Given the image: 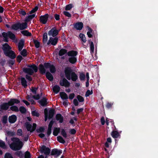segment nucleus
Listing matches in <instances>:
<instances>
[{"mask_svg": "<svg viewBox=\"0 0 158 158\" xmlns=\"http://www.w3.org/2000/svg\"><path fill=\"white\" fill-rule=\"evenodd\" d=\"M39 70L41 74H44L46 73V69L44 65L40 64L39 65Z\"/></svg>", "mask_w": 158, "mask_h": 158, "instance_id": "obj_19", "label": "nucleus"}, {"mask_svg": "<svg viewBox=\"0 0 158 158\" xmlns=\"http://www.w3.org/2000/svg\"><path fill=\"white\" fill-rule=\"evenodd\" d=\"M60 95L61 98L63 100H66L68 98L67 95L64 92H60Z\"/></svg>", "mask_w": 158, "mask_h": 158, "instance_id": "obj_32", "label": "nucleus"}, {"mask_svg": "<svg viewBox=\"0 0 158 158\" xmlns=\"http://www.w3.org/2000/svg\"><path fill=\"white\" fill-rule=\"evenodd\" d=\"M21 84L25 88H26L27 86V81H26L25 78L22 77L21 79Z\"/></svg>", "mask_w": 158, "mask_h": 158, "instance_id": "obj_28", "label": "nucleus"}, {"mask_svg": "<svg viewBox=\"0 0 158 158\" xmlns=\"http://www.w3.org/2000/svg\"><path fill=\"white\" fill-rule=\"evenodd\" d=\"M56 118L57 121H59L60 123H62L63 121L64 118L62 115L60 114H57L56 116Z\"/></svg>", "mask_w": 158, "mask_h": 158, "instance_id": "obj_21", "label": "nucleus"}, {"mask_svg": "<svg viewBox=\"0 0 158 158\" xmlns=\"http://www.w3.org/2000/svg\"><path fill=\"white\" fill-rule=\"evenodd\" d=\"M0 147L3 149H6V148L5 143L2 140H0Z\"/></svg>", "mask_w": 158, "mask_h": 158, "instance_id": "obj_48", "label": "nucleus"}, {"mask_svg": "<svg viewBox=\"0 0 158 158\" xmlns=\"http://www.w3.org/2000/svg\"><path fill=\"white\" fill-rule=\"evenodd\" d=\"M4 158H14L11 154L9 152H6L5 153Z\"/></svg>", "mask_w": 158, "mask_h": 158, "instance_id": "obj_53", "label": "nucleus"}, {"mask_svg": "<svg viewBox=\"0 0 158 158\" xmlns=\"http://www.w3.org/2000/svg\"><path fill=\"white\" fill-rule=\"evenodd\" d=\"M72 5L69 4L66 6L65 9L66 10H69L72 8Z\"/></svg>", "mask_w": 158, "mask_h": 158, "instance_id": "obj_62", "label": "nucleus"}, {"mask_svg": "<svg viewBox=\"0 0 158 158\" xmlns=\"http://www.w3.org/2000/svg\"><path fill=\"white\" fill-rule=\"evenodd\" d=\"M19 110L22 114H25L26 113L27 110L24 106H21L19 107Z\"/></svg>", "mask_w": 158, "mask_h": 158, "instance_id": "obj_44", "label": "nucleus"}, {"mask_svg": "<svg viewBox=\"0 0 158 158\" xmlns=\"http://www.w3.org/2000/svg\"><path fill=\"white\" fill-rule=\"evenodd\" d=\"M46 76L47 78L49 81H52L53 80V75L49 72H47L46 73Z\"/></svg>", "mask_w": 158, "mask_h": 158, "instance_id": "obj_25", "label": "nucleus"}, {"mask_svg": "<svg viewBox=\"0 0 158 158\" xmlns=\"http://www.w3.org/2000/svg\"><path fill=\"white\" fill-rule=\"evenodd\" d=\"M64 73L65 77L68 80L71 79L73 81H75L78 79L77 75L70 67H68L65 68Z\"/></svg>", "mask_w": 158, "mask_h": 158, "instance_id": "obj_2", "label": "nucleus"}, {"mask_svg": "<svg viewBox=\"0 0 158 158\" xmlns=\"http://www.w3.org/2000/svg\"><path fill=\"white\" fill-rule=\"evenodd\" d=\"M113 104V102H107L106 106V107L107 109H109L112 108V106Z\"/></svg>", "mask_w": 158, "mask_h": 158, "instance_id": "obj_49", "label": "nucleus"}, {"mask_svg": "<svg viewBox=\"0 0 158 158\" xmlns=\"http://www.w3.org/2000/svg\"><path fill=\"white\" fill-rule=\"evenodd\" d=\"M45 129L43 127H41L36 130L37 133H42L44 132Z\"/></svg>", "mask_w": 158, "mask_h": 158, "instance_id": "obj_46", "label": "nucleus"}, {"mask_svg": "<svg viewBox=\"0 0 158 158\" xmlns=\"http://www.w3.org/2000/svg\"><path fill=\"white\" fill-rule=\"evenodd\" d=\"M11 28L12 29L16 31L19 29V22L13 24L11 26Z\"/></svg>", "mask_w": 158, "mask_h": 158, "instance_id": "obj_33", "label": "nucleus"}, {"mask_svg": "<svg viewBox=\"0 0 158 158\" xmlns=\"http://www.w3.org/2000/svg\"><path fill=\"white\" fill-rule=\"evenodd\" d=\"M10 109L12 111L18 112L19 111V109L16 106H12L10 107Z\"/></svg>", "mask_w": 158, "mask_h": 158, "instance_id": "obj_40", "label": "nucleus"}, {"mask_svg": "<svg viewBox=\"0 0 158 158\" xmlns=\"http://www.w3.org/2000/svg\"><path fill=\"white\" fill-rule=\"evenodd\" d=\"M55 113V110L53 109H50L48 111V119H50L52 118Z\"/></svg>", "mask_w": 158, "mask_h": 158, "instance_id": "obj_26", "label": "nucleus"}, {"mask_svg": "<svg viewBox=\"0 0 158 158\" xmlns=\"http://www.w3.org/2000/svg\"><path fill=\"white\" fill-rule=\"evenodd\" d=\"M18 12L20 14L23 16H25L26 14V12L23 10L20 9L19 10Z\"/></svg>", "mask_w": 158, "mask_h": 158, "instance_id": "obj_63", "label": "nucleus"}, {"mask_svg": "<svg viewBox=\"0 0 158 158\" xmlns=\"http://www.w3.org/2000/svg\"><path fill=\"white\" fill-rule=\"evenodd\" d=\"M77 98L80 102H83L84 101V99L83 97L80 95H78L77 96Z\"/></svg>", "mask_w": 158, "mask_h": 158, "instance_id": "obj_52", "label": "nucleus"}, {"mask_svg": "<svg viewBox=\"0 0 158 158\" xmlns=\"http://www.w3.org/2000/svg\"><path fill=\"white\" fill-rule=\"evenodd\" d=\"M62 152V150H58L57 148H54L52 149L50 155L51 156L56 155L57 156L60 155Z\"/></svg>", "mask_w": 158, "mask_h": 158, "instance_id": "obj_9", "label": "nucleus"}, {"mask_svg": "<svg viewBox=\"0 0 158 158\" xmlns=\"http://www.w3.org/2000/svg\"><path fill=\"white\" fill-rule=\"evenodd\" d=\"M8 117L7 115L3 116L2 118V122L3 124H6L7 122Z\"/></svg>", "mask_w": 158, "mask_h": 158, "instance_id": "obj_41", "label": "nucleus"}, {"mask_svg": "<svg viewBox=\"0 0 158 158\" xmlns=\"http://www.w3.org/2000/svg\"><path fill=\"white\" fill-rule=\"evenodd\" d=\"M91 40H88V42L90 44V52L92 54L94 53V45L93 42L92 41H91Z\"/></svg>", "mask_w": 158, "mask_h": 158, "instance_id": "obj_24", "label": "nucleus"}, {"mask_svg": "<svg viewBox=\"0 0 158 158\" xmlns=\"http://www.w3.org/2000/svg\"><path fill=\"white\" fill-rule=\"evenodd\" d=\"M50 71L52 73H54L56 71V69L55 66L53 64H52L49 68Z\"/></svg>", "mask_w": 158, "mask_h": 158, "instance_id": "obj_45", "label": "nucleus"}, {"mask_svg": "<svg viewBox=\"0 0 158 158\" xmlns=\"http://www.w3.org/2000/svg\"><path fill=\"white\" fill-rule=\"evenodd\" d=\"M48 14H46L43 15H41L40 17L39 21L40 23L45 24L48 20Z\"/></svg>", "mask_w": 158, "mask_h": 158, "instance_id": "obj_8", "label": "nucleus"}, {"mask_svg": "<svg viewBox=\"0 0 158 158\" xmlns=\"http://www.w3.org/2000/svg\"><path fill=\"white\" fill-rule=\"evenodd\" d=\"M67 50L64 48L60 49L59 52V55L60 56H62L67 53Z\"/></svg>", "mask_w": 158, "mask_h": 158, "instance_id": "obj_30", "label": "nucleus"}, {"mask_svg": "<svg viewBox=\"0 0 158 158\" xmlns=\"http://www.w3.org/2000/svg\"><path fill=\"white\" fill-rule=\"evenodd\" d=\"M31 114L32 116L39 117L40 116V114L36 110H34L31 111Z\"/></svg>", "mask_w": 158, "mask_h": 158, "instance_id": "obj_47", "label": "nucleus"}, {"mask_svg": "<svg viewBox=\"0 0 158 158\" xmlns=\"http://www.w3.org/2000/svg\"><path fill=\"white\" fill-rule=\"evenodd\" d=\"M69 61L71 64H75L77 61V58L76 57H70L68 58Z\"/></svg>", "mask_w": 158, "mask_h": 158, "instance_id": "obj_27", "label": "nucleus"}, {"mask_svg": "<svg viewBox=\"0 0 158 158\" xmlns=\"http://www.w3.org/2000/svg\"><path fill=\"white\" fill-rule=\"evenodd\" d=\"M23 58L22 56L20 55H18L16 58V60L18 62L20 63L23 60Z\"/></svg>", "mask_w": 158, "mask_h": 158, "instance_id": "obj_60", "label": "nucleus"}, {"mask_svg": "<svg viewBox=\"0 0 158 158\" xmlns=\"http://www.w3.org/2000/svg\"><path fill=\"white\" fill-rule=\"evenodd\" d=\"M24 44V40L23 39H21L18 43V48L19 51H21L23 48Z\"/></svg>", "mask_w": 158, "mask_h": 158, "instance_id": "obj_16", "label": "nucleus"}, {"mask_svg": "<svg viewBox=\"0 0 158 158\" xmlns=\"http://www.w3.org/2000/svg\"><path fill=\"white\" fill-rule=\"evenodd\" d=\"M48 40V34L47 33L45 32L43 35V42L44 44L46 43Z\"/></svg>", "mask_w": 158, "mask_h": 158, "instance_id": "obj_38", "label": "nucleus"}, {"mask_svg": "<svg viewBox=\"0 0 158 158\" xmlns=\"http://www.w3.org/2000/svg\"><path fill=\"white\" fill-rule=\"evenodd\" d=\"M8 35L11 39L15 40V39L16 37L14 34L11 31H8Z\"/></svg>", "mask_w": 158, "mask_h": 158, "instance_id": "obj_37", "label": "nucleus"}, {"mask_svg": "<svg viewBox=\"0 0 158 158\" xmlns=\"http://www.w3.org/2000/svg\"><path fill=\"white\" fill-rule=\"evenodd\" d=\"M35 14H33L26 16L25 18L24 21L27 23L34 18L35 17Z\"/></svg>", "mask_w": 158, "mask_h": 158, "instance_id": "obj_23", "label": "nucleus"}, {"mask_svg": "<svg viewBox=\"0 0 158 158\" xmlns=\"http://www.w3.org/2000/svg\"><path fill=\"white\" fill-rule=\"evenodd\" d=\"M58 41V38L57 37L53 38L52 37H50L47 43V45H49L50 44L53 45L55 46L57 44Z\"/></svg>", "mask_w": 158, "mask_h": 158, "instance_id": "obj_6", "label": "nucleus"}, {"mask_svg": "<svg viewBox=\"0 0 158 158\" xmlns=\"http://www.w3.org/2000/svg\"><path fill=\"white\" fill-rule=\"evenodd\" d=\"M25 158H31V155L30 153L28 151H27L25 152L24 156Z\"/></svg>", "mask_w": 158, "mask_h": 158, "instance_id": "obj_61", "label": "nucleus"}, {"mask_svg": "<svg viewBox=\"0 0 158 158\" xmlns=\"http://www.w3.org/2000/svg\"><path fill=\"white\" fill-rule=\"evenodd\" d=\"M74 27L77 30H81L83 27V24L81 22H78L74 24Z\"/></svg>", "mask_w": 158, "mask_h": 158, "instance_id": "obj_12", "label": "nucleus"}, {"mask_svg": "<svg viewBox=\"0 0 158 158\" xmlns=\"http://www.w3.org/2000/svg\"><path fill=\"white\" fill-rule=\"evenodd\" d=\"M27 51L26 49H23L20 52V54L23 57H26L27 56Z\"/></svg>", "mask_w": 158, "mask_h": 158, "instance_id": "obj_51", "label": "nucleus"}, {"mask_svg": "<svg viewBox=\"0 0 158 158\" xmlns=\"http://www.w3.org/2000/svg\"><path fill=\"white\" fill-rule=\"evenodd\" d=\"M7 135L10 136H14L15 135V132L14 131H8L7 132Z\"/></svg>", "mask_w": 158, "mask_h": 158, "instance_id": "obj_57", "label": "nucleus"}, {"mask_svg": "<svg viewBox=\"0 0 158 158\" xmlns=\"http://www.w3.org/2000/svg\"><path fill=\"white\" fill-rule=\"evenodd\" d=\"M27 23L26 22L21 23L19 22V29L23 30L26 29L27 27Z\"/></svg>", "mask_w": 158, "mask_h": 158, "instance_id": "obj_20", "label": "nucleus"}, {"mask_svg": "<svg viewBox=\"0 0 158 158\" xmlns=\"http://www.w3.org/2000/svg\"><path fill=\"white\" fill-rule=\"evenodd\" d=\"M39 151L41 154L44 153L47 156L49 155L51 150L49 148L47 147L44 145H43L41 147Z\"/></svg>", "mask_w": 158, "mask_h": 158, "instance_id": "obj_4", "label": "nucleus"}, {"mask_svg": "<svg viewBox=\"0 0 158 158\" xmlns=\"http://www.w3.org/2000/svg\"><path fill=\"white\" fill-rule=\"evenodd\" d=\"M5 55L12 59H14L16 57L15 52L11 50V49L5 53Z\"/></svg>", "mask_w": 158, "mask_h": 158, "instance_id": "obj_10", "label": "nucleus"}, {"mask_svg": "<svg viewBox=\"0 0 158 158\" xmlns=\"http://www.w3.org/2000/svg\"><path fill=\"white\" fill-rule=\"evenodd\" d=\"M77 54V52L74 50L70 51L67 53L68 56L69 57H76Z\"/></svg>", "mask_w": 158, "mask_h": 158, "instance_id": "obj_15", "label": "nucleus"}, {"mask_svg": "<svg viewBox=\"0 0 158 158\" xmlns=\"http://www.w3.org/2000/svg\"><path fill=\"white\" fill-rule=\"evenodd\" d=\"M61 135L65 138H66L67 137L66 132L64 129H61Z\"/></svg>", "mask_w": 158, "mask_h": 158, "instance_id": "obj_54", "label": "nucleus"}, {"mask_svg": "<svg viewBox=\"0 0 158 158\" xmlns=\"http://www.w3.org/2000/svg\"><path fill=\"white\" fill-rule=\"evenodd\" d=\"M44 121H46L48 119V110L47 108H46L44 110Z\"/></svg>", "mask_w": 158, "mask_h": 158, "instance_id": "obj_39", "label": "nucleus"}, {"mask_svg": "<svg viewBox=\"0 0 158 158\" xmlns=\"http://www.w3.org/2000/svg\"><path fill=\"white\" fill-rule=\"evenodd\" d=\"M17 117L16 115L13 114L9 117L8 121L9 123H15L17 120Z\"/></svg>", "mask_w": 158, "mask_h": 158, "instance_id": "obj_13", "label": "nucleus"}, {"mask_svg": "<svg viewBox=\"0 0 158 158\" xmlns=\"http://www.w3.org/2000/svg\"><path fill=\"white\" fill-rule=\"evenodd\" d=\"M60 85L61 86L68 87L70 86V83L66 78H64L62 80H60Z\"/></svg>", "mask_w": 158, "mask_h": 158, "instance_id": "obj_7", "label": "nucleus"}, {"mask_svg": "<svg viewBox=\"0 0 158 158\" xmlns=\"http://www.w3.org/2000/svg\"><path fill=\"white\" fill-rule=\"evenodd\" d=\"M47 99L45 97H43L42 99L39 101V103L42 106H46L47 104Z\"/></svg>", "mask_w": 158, "mask_h": 158, "instance_id": "obj_22", "label": "nucleus"}, {"mask_svg": "<svg viewBox=\"0 0 158 158\" xmlns=\"http://www.w3.org/2000/svg\"><path fill=\"white\" fill-rule=\"evenodd\" d=\"M60 129L59 127H54L53 132V135L55 136L57 135L60 132Z\"/></svg>", "mask_w": 158, "mask_h": 158, "instance_id": "obj_31", "label": "nucleus"}, {"mask_svg": "<svg viewBox=\"0 0 158 158\" xmlns=\"http://www.w3.org/2000/svg\"><path fill=\"white\" fill-rule=\"evenodd\" d=\"M93 94V91L91 90L90 91L89 90H88L85 94V96L86 97L89 96L90 95Z\"/></svg>", "mask_w": 158, "mask_h": 158, "instance_id": "obj_64", "label": "nucleus"}, {"mask_svg": "<svg viewBox=\"0 0 158 158\" xmlns=\"http://www.w3.org/2000/svg\"><path fill=\"white\" fill-rule=\"evenodd\" d=\"M51 65L50 63L47 62L44 63V66L45 68L48 69L49 68Z\"/></svg>", "mask_w": 158, "mask_h": 158, "instance_id": "obj_58", "label": "nucleus"}, {"mask_svg": "<svg viewBox=\"0 0 158 158\" xmlns=\"http://www.w3.org/2000/svg\"><path fill=\"white\" fill-rule=\"evenodd\" d=\"M60 30L56 29V27H52L48 33L49 36H52L53 37L56 36L58 34Z\"/></svg>", "mask_w": 158, "mask_h": 158, "instance_id": "obj_5", "label": "nucleus"}, {"mask_svg": "<svg viewBox=\"0 0 158 158\" xmlns=\"http://www.w3.org/2000/svg\"><path fill=\"white\" fill-rule=\"evenodd\" d=\"M57 140L59 142L63 144H64L65 142L63 138L60 136L57 137Z\"/></svg>", "mask_w": 158, "mask_h": 158, "instance_id": "obj_42", "label": "nucleus"}, {"mask_svg": "<svg viewBox=\"0 0 158 158\" xmlns=\"http://www.w3.org/2000/svg\"><path fill=\"white\" fill-rule=\"evenodd\" d=\"M111 135L114 138H116L120 136V135L117 131L113 130L111 133Z\"/></svg>", "mask_w": 158, "mask_h": 158, "instance_id": "obj_18", "label": "nucleus"}, {"mask_svg": "<svg viewBox=\"0 0 158 158\" xmlns=\"http://www.w3.org/2000/svg\"><path fill=\"white\" fill-rule=\"evenodd\" d=\"M11 49V47L7 43H5L2 45V49L4 54L6 53Z\"/></svg>", "mask_w": 158, "mask_h": 158, "instance_id": "obj_11", "label": "nucleus"}, {"mask_svg": "<svg viewBox=\"0 0 158 158\" xmlns=\"http://www.w3.org/2000/svg\"><path fill=\"white\" fill-rule=\"evenodd\" d=\"M15 155L19 157L20 158H23L24 155L21 151H18L15 152L14 153Z\"/></svg>", "mask_w": 158, "mask_h": 158, "instance_id": "obj_29", "label": "nucleus"}, {"mask_svg": "<svg viewBox=\"0 0 158 158\" xmlns=\"http://www.w3.org/2000/svg\"><path fill=\"white\" fill-rule=\"evenodd\" d=\"M21 33L24 35L27 36H31V34L27 30H24L21 31Z\"/></svg>", "mask_w": 158, "mask_h": 158, "instance_id": "obj_36", "label": "nucleus"}, {"mask_svg": "<svg viewBox=\"0 0 158 158\" xmlns=\"http://www.w3.org/2000/svg\"><path fill=\"white\" fill-rule=\"evenodd\" d=\"M32 126L30 124L28 123L26 125V128L27 131H30L31 132H31L32 131Z\"/></svg>", "mask_w": 158, "mask_h": 158, "instance_id": "obj_50", "label": "nucleus"}, {"mask_svg": "<svg viewBox=\"0 0 158 158\" xmlns=\"http://www.w3.org/2000/svg\"><path fill=\"white\" fill-rule=\"evenodd\" d=\"M10 106L8 102L4 103L0 106L1 110H7L9 108Z\"/></svg>", "mask_w": 158, "mask_h": 158, "instance_id": "obj_17", "label": "nucleus"}, {"mask_svg": "<svg viewBox=\"0 0 158 158\" xmlns=\"http://www.w3.org/2000/svg\"><path fill=\"white\" fill-rule=\"evenodd\" d=\"M10 106H14L15 104H18L20 102L19 100L16 98H11L8 102Z\"/></svg>", "mask_w": 158, "mask_h": 158, "instance_id": "obj_14", "label": "nucleus"}, {"mask_svg": "<svg viewBox=\"0 0 158 158\" xmlns=\"http://www.w3.org/2000/svg\"><path fill=\"white\" fill-rule=\"evenodd\" d=\"M27 67L29 68H23V72L26 73H27L29 75H32L34 72L36 73L38 70L37 66L35 64L32 65L27 64Z\"/></svg>", "mask_w": 158, "mask_h": 158, "instance_id": "obj_3", "label": "nucleus"}, {"mask_svg": "<svg viewBox=\"0 0 158 158\" xmlns=\"http://www.w3.org/2000/svg\"><path fill=\"white\" fill-rule=\"evenodd\" d=\"M13 141L10 145L11 149L14 151L20 150L23 147V144L20 139L17 137H13L11 139Z\"/></svg>", "mask_w": 158, "mask_h": 158, "instance_id": "obj_1", "label": "nucleus"}, {"mask_svg": "<svg viewBox=\"0 0 158 158\" xmlns=\"http://www.w3.org/2000/svg\"><path fill=\"white\" fill-rule=\"evenodd\" d=\"M79 37L81 39V40L83 43H85L86 42V40L85 35L83 33H80L79 35Z\"/></svg>", "mask_w": 158, "mask_h": 158, "instance_id": "obj_35", "label": "nucleus"}, {"mask_svg": "<svg viewBox=\"0 0 158 158\" xmlns=\"http://www.w3.org/2000/svg\"><path fill=\"white\" fill-rule=\"evenodd\" d=\"M60 89V88L58 85H55L53 88V92L56 94H57L59 92Z\"/></svg>", "mask_w": 158, "mask_h": 158, "instance_id": "obj_34", "label": "nucleus"}, {"mask_svg": "<svg viewBox=\"0 0 158 158\" xmlns=\"http://www.w3.org/2000/svg\"><path fill=\"white\" fill-rule=\"evenodd\" d=\"M38 9V7L37 6H35V8L31 10L29 12L30 14H32L33 13H35Z\"/></svg>", "mask_w": 158, "mask_h": 158, "instance_id": "obj_56", "label": "nucleus"}, {"mask_svg": "<svg viewBox=\"0 0 158 158\" xmlns=\"http://www.w3.org/2000/svg\"><path fill=\"white\" fill-rule=\"evenodd\" d=\"M38 89V88L34 87H31V91L34 94H36L37 90Z\"/></svg>", "mask_w": 158, "mask_h": 158, "instance_id": "obj_59", "label": "nucleus"}, {"mask_svg": "<svg viewBox=\"0 0 158 158\" xmlns=\"http://www.w3.org/2000/svg\"><path fill=\"white\" fill-rule=\"evenodd\" d=\"M33 43L35 45V47L36 48H38L40 47V43L37 40L35 39L33 40Z\"/></svg>", "mask_w": 158, "mask_h": 158, "instance_id": "obj_43", "label": "nucleus"}, {"mask_svg": "<svg viewBox=\"0 0 158 158\" xmlns=\"http://www.w3.org/2000/svg\"><path fill=\"white\" fill-rule=\"evenodd\" d=\"M85 74L83 73H81L80 74L79 78L81 81H83L85 80Z\"/></svg>", "mask_w": 158, "mask_h": 158, "instance_id": "obj_55", "label": "nucleus"}]
</instances>
